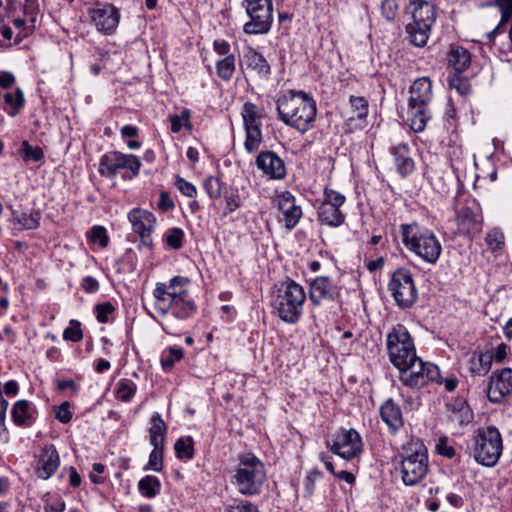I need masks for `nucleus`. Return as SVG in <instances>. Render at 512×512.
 I'll use <instances>...</instances> for the list:
<instances>
[{"label": "nucleus", "mask_w": 512, "mask_h": 512, "mask_svg": "<svg viewBox=\"0 0 512 512\" xmlns=\"http://www.w3.org/2000/svg\"><path fill=\"white\" fill-rule=\"evenodd\" d=\"M190 280L183 276H174L169 283H157L153 290L155 309L162 315L169 312L180 320L191 317L196 312V304L188 287Z\"/></svg>", "instance_id": "obj_1"}, {"label": "nucleus", "mask_w": 512, "mask_h": 512, "mask_svg": "<svg viewBox=\"0 0 512 512\" xmlns=\"http://www.w3.org/2000/svg\"><path fill=\"white\" fill-rule=\"evenodd\" d=\"M278 119L287 126L305 133L312 128L317 114L316 102L312 96L301 90H290L277 101Z\"/></svg>", "instance_id": "obj_2"}, {"label": "nucleus", "mask_w": 512, "mask_h": 512, "mask_svg": "<svg viewBox=\"0 0 512 512\" xmlns=\"http://www.w3.org/2000/svg\"><path fill=\"white\" fill-rule=\"evenodd\" d=\"M404 246L427 263L434 264L439 259L442 246L435 234L416 223L402 224L400 227Z\"/></svg>", "instance_id": "obj_3"}, {"label": "nucleus", "mask_w": 512, "mask_h": 512, "mask_svg": "<svg viewBox=\"0 0 512 512\" xmlns=\"http://www.w3.org/2000/svg\"><path fill=\"white\" fill-rule=\"evenodd\" d=\"M433 99L432 81L429 77L416 79L409 89L408 115L414 132H422L431 118L429 105Z\"/></svg>", "instance_id": "obj_4"}, {"label": "nucleus", "mask_w": 512, "mask_h": 512, "mask_svg": "<svg viewBox=\"0 0 512 512\" xmlns=\"http://www.w3.org/2000/svg\"><path fill=\"white\" fill-rule=\"evenodd\" d=\"M305 300L304 288L291 280L282 283L275 291L272 307L282 321L295 324L302 315Z\"/></svg>", "instance_id": "obj_5"}, {"label": "nucleus", "mask_w": 512, "mask_h": 512, "mask_svg": "<svg viewBox=\"0 0 512 512\" xmlns=\"http://www.w3.org/2000/svg\"><path fill=\"white\" fill-rule=\"evenodd\" d=\"M234 480L240 494L246 496L259 494L266 480L263 463L253 454L242 455Z\"/></svg>", "instance_id": "obj_6"}, {"label": "nucleus", "mask_w": 512, "mask_h": 512, "mask_svg": "<svg viewBox=\"0 0 512 512\" xmlns=\"http://www.w3.org/2000/svg\"><path fill=\"white\" fill-rule=\"evenodd\" d=\"M410 7L413 22L407 25V33L412 44L422 47L427 43L436 20L435 7L427 0H413Z\"/></svg>", "instance_id": "obj_7"}, {"label": "nucleus", "mask_w": 512, "mask_h": 512, "mask_svg": "<svg viewBox=\"0 0 512 512\" xmlns=\"http://www.w3.org/2000/svg\"><path fill=\"white\" fill-rule=\"evenodd\" d=\"M503 450L502 436L494 426L479 428L474 435V458L483 465L494 466Z\"/></svg>", "instance_id": "obj_8"}, {"label": "nucleus", "mask_w": 512, "mask_h": 512, "mask_svg": "<svg viewBox=\"0 0 512 512\" xmlns=\"http://www.w3.org/2000/svg\"><path fill=\"white\" fill-rule=\"evenodd\" d=\"M386 346L389 359L397 369L407 367L418 358L413 339L402 324H397L388 333Z\"/></svg>", "instance_id": "obj_9"}, {"label": "nucleus", "mask_w": 512, "mask_h": 512, "mask_svg": "<svg viewBox=\"0 0 512 512\" xmlns=\"http://www.w3.org/2000/svg\"><path fill=\"white\" fill-rule=\"evenodd\" d=\"M428 472V453L420 443L409 444L402 455L401 474L405 485L413 486L419 483Z\"/></svg>", "instance_id": "obj_10"}, {"label": "nucleus", "mask_w": 512, "mask_h": 512, "mask_svg": "<svg viewBox=\"0 0 512 512\" xmlns=\"http://www.w3.org/2000/svg\"><path fill=\"white\" fill-rule=\"evenodd\" d=\"M141 165L140 159L133 154L110 151L100 158L98 171L100 175L113 179L120 170H125L122 177L130 180L139 175Z\"/></svg>", "instance_id": "obj_11"}, {"label": "nucleus", "mask_w": 512, "mask_h": 512, "mask_svg": "<svg viewBox=\"0 0 512 512\" xmlns=\"http://www.w3.org/2000/svg\"><path fill=\"white\" fill-rule=\"evenodd\" d=\"M399 370V380L408 389L420 390L440 379L439 368L430 362H424L419 357L408 363L407 367Z\"/></svg>", "instance_id": "obj_12"}, {"label": "nucleus", "mask_w": 512, "mask_h": 512, "mask_svg": "<svg viewBox=\"0 0 512 512\" xmlns=\"http://www.w3.org/2000/svg\"><path fill=\"white\" fill-rule=\"evenodd\" d=\"M242 6L250 17V21L243 26L245 34H266L270 31L273 22L272 0H244Z\"/></svg>", "instance_id": "obj_13"}, {"label": "nucleus", "mask_w": 512, "mask_h": 512, "mask_svg": "<svg viewBox=\"0 0 512 512\" xmlns=\"http://www.w3.org/2000/svg\"><path fill=\"white\" fill-rule=\"evenodd\" d=\"M388 289L397 306L402 309L413 306L418 298V291L412 274L404 268L393 272L388 283Z\"/></svg>", "instance_id": "obj_14"}, {"label": "nucleus", "mask_w": 512, "mask_h": 512, "mask_svg": "<svg viewBox=\"0 0 512 512\" xmlns=\"http://www.w3.org/2000/svg\"><path fill=\"white\" fill-rule=\"evenodd\" d=\"M330 450L341 458L351 460L358 457L363 451L360 434L353 428L339 429L326 441Z\"/></svg>", "instance_id": "obj_15"}, {"label": "nucleus", "mask_w": 512, "mask_h": 512, "mask_svg": "<svg viewBox=\"0 0 512 512\" xmlns=\"http://www.w3.org/2000/svg\"><path fill=\"white\" fill-rule=\"evenodd\" d=\"M345 196L340 192L325 188L323 200L318 207V219L322 224L338 227L345 221V215L341 207L345 203Z\"/></svg>", "instance_id": "obj_16"}, {"label": "nucleus", "mask_w": 512, "mask_h": 512, "mask_svg": "<svg viewBox=\"0 0 512 512\" xmlns=\"http://www.w3.org/2000/svg\"><path fill=\"white\" fill-rule=\"evenodd\" d=\"M242 117L246 132L245 149L249 153L257 151L262 142L261 115L254 103L246 102L243 105Z\"/></svg>", "instance_id": "obj_17"}, {"label": "nucleus", "mask_w": 512, "mask_h": 512, "mask_svg": "<svg viewBox=\"0 0 512 512\" xmlns=\"http://www.w3.org/2000/svg\"><path fill=\"white\" fill-rule=\"evenodd\" d=\"M512 393V369L503 368L494 371L487 386V397L492 403H500Z\"/></svg>", "instance_id": "obj_18"}, {"label": "nucleus", "mask_w": 512, "mask_h": 512, "mask_svg": "<svg viewBox=\"0 0 512 512\" xmlns=\"http://www.w3.org/2000/svg\"><path fill=\"white\" fill-rule=\"evenodd\" d=\"M128 219L133 231L140 236L142 244L151 248L153 245L150 235L156 223L155 216L147 210L133 208L128 213Z\"/></svg>", "instance_id": "obj_19"}, {"label": "nucleus", "mask_w": 512, "mask_h": 512, "mask_svg": "<svg viewBox=\"0 0 512 512\" xmlns=\"http://www.w3.org/2000/svg\"><path fill=\"white\" fill-rule=\"evenodd\" d=\"M90 17L97 30L111 34L118 26L120 14L112 4L98 5L89 11Z\"/></svg>", "instance_id": "obj_20"}, {"label": "nucleus", "mask_w": 512, "mask_h": 512, "mask_svg": "<svg viewBox=\"0 0 512 512\" xmlns=\"http://www.w3.org/2000/svg\"><path fill=\"white\" fill-rule=\"evenodd\" d=\"M275 201L282 214L285 228L292 230L302 218L301 206L297 204L296 198L289 191L279 194Z\"/></svg>", "instance_id": "obj_21"}, {"label": "nucleus", "mask_w": 512, "mask_h": 512, "mask_svg": "<svg viewBox=\"0 0 512 512\" xmlns=\"http://www.w3.org/2000/svg\"><path fill=\"white\" fill-rule=\"evenodd\" d=\"M309 293L312 303L319 305L323 300L338 299L341 288L329 277L320 276L311 283Z\"/></svg>", "instance_id": "obj_22"}, {"label": "nucleus", "mask_w": 512, "mask_h": 512, "mask_svg": "<svg viewBox=\"0 0 512 512\" xmlns=\"http://www.w3.org/2000/svg\"><path fill=\"white\" fill-rule=\"evenodd\" d=\"M455 220L457 233L460 235H476L482 230L483 217L479 210L463 207L458 211Z\"/></svg>", "instance_id": "obj_23"}, {"label": "nucleus", "mask_w": 512, "mask_h": 512, "mask_svg": "<svg viewBox=\"0 0 512 512\" xmlns=\"http://www.w3.org/2000/svg\"><path fill=\"white\" fill-rule=\"evenodd\" d=\"M256 166L271 179H283L286 176L284 161L272 151L261 152L256 158Z\"/></svg>", "instance_id": "obj_24"}, {"label": "nucleus", "mask_w": 512, "mask_h": 512, "mask_svg": "<svg viewBox=\"0 0 512 512\" xmlns=\"http://www.w3.org/2000/svg\"><path fill=\"white\" fill-rule=\"evenodd\" d=\"M59 464L60 458L55 446H45L37 461L36 474L39 478L48 479L57 471Z\"/></svg>", "instance_id": "obj_25"}, {"label": "nucleus", "mask_w": 512, "mask_h": 512, "mask_svg": "<svg viewBox=\"0 0 512 512\" xmlns=\"http://www.w3.org/2000/svg\"><path fill=\"white\" fill-rule=\"evenodd\" d=\"M392 155L397 171L403 176L411 174L414 170V161L411 157L410 149L406 144H397L392 147Z\"/></svg>", "instance_id": "obj_26"}, {"label": "nucleus", "mask_w": 512, "mask_h": 512, "mask_svg": "<svg viewBox=\"0 0 512 512\" xmlns=\"http://www.w3.org/2000/svg\"><path fill=\"white\" fill-rule=\"evenodd\" d=\"M380 415L382 420L393 432L397 431L403 425L401 409L392 399H388L381 406Z\"/></svg>", "instance_id": "obj_27"}, {"label": "nucleus", "mask_w": 512, "mask_h": 512, "mask_svg": "<svg viewBox=\"0 0 512 512\" xmlns=\"http://www.w3.org/2000/svg\"><path fill=\"white\" fill-rule=\"evenodd\" d=\"M448 64L456 72L461 73L470 66L471 54L462 46H451L448 53Z\"/></svg>", "instance_id": "obj_28"}, {"label": "nucleus", "mask_w": 512, "mask_h": 512, "mask_svg": "<svg viewBox=\"0 0 512 512\" xmlns=\"http://www.w3.org/2000/svg\"><path fill=\"white\" fill-rule=\"evenodd\" d=\"M151 427L149 428L150 444L157 447H164V441L167 433V425L161 415L155 412L151 417Z\"/></svg>", "instance_id": "obj_29"}, {"label": "nucleus", "mask_w": 512, "mask_h": 512, "mask_svg": "<svg viewBox=\"0 0 512 512\" xmlns=\"http://www.w3.org/2000/svg\"><path fill=\"white\" fill-rule=\"evenodd\" d=\"M470 372L474 375L484 376L491 369L492 357L489 352H475L469 360Z\"/></svg>", "instance_id": "obj_30"}, {"label": "nucleus", "mask_w": 512, "mask_h": 512, "mask_svg": "<svg viewBox=\"0 0 512 512\" xmlns=\"http://www.w3.org/2000/svg\"><path fill=\"white\" fill-rule=\"evenodd\" d=\"M33 408L29 401H17L11 410V415L14 423L18 426L29 425L30 420L33 418Z\"/></svg>", "instance_id": "obj_31"}, {"label": "nucleus", "mask_w": 512, "mask_h": 512, "mask_svg": "<svg viewBox=\"0 0 512 512\" xmlns=\"http://www.w3.org/2000/svg\"><path fill=\"white\" fill-rule=\"evenodd\" d=\"M246 63L249 68L254 70L261 76H268L270 74V66L262 54L254 49H249L245 55Z\"/></svg>", "instance_id": "obj_32"}, {"label": "nucleus", "mask_w": 512, "mask_h": 512, "mask_svg": "<svg viewBox=\"0 0 512 512\" xmlns=\"http://www.w3.org/2000/svg\"><path fill=\"white\" fill-rule=\"evenodd\" d=\"M6 106L4 110L12 117L16 116L23 108L25 98L22 90L17 88L14 92H8L4 95Z\"/></svg>", "instance_id": "obj_33"}, {"label": "nucleus", "mask_w": 512, "mask_h": 512, "mask_svg": "<svg viewBox=\"0 0 512 512\" xmlns=\"http://www.w3.org/2000/svg\"><path fill=\"white\" fill-rule=\"evenodd\" d=\"M160 488L161 483L155 476L147 475L138 483L139 492L146 498L155 497L160 492Z\"/></svg>", "instance_id": "obj_34"}, {"label": "nucleus", "mask_w": 512, "mask_h": 512, "mask_svg": "<svg viewBox=\"0 0 512 512\" xmlns=\"http://www.w3.org/2000/svg\"><path fill=\"white\" fill-rule=\"evenodd\" d=\"M449 418L451 421L456 422L459 425H464L471 422L473 414L466 403L463 400H460L451 410Z\"/></svg>", "instance_id": "obj_35"}, {"label": "nucleus", "mask_w": 512, "mask_h": 512, "mask_svg": "<svg viewBox=\"0 0 512 512\" xmlns=\"http://www.w3.org/2000/svg\"><path fill=\"white\" fill-rule=\"evenodd\" d=\"M194 441L192 437H181L174 445L176 456L179 459H192L194 456Z\"/></svg>", "instance_id": "obj_36"}, {"label": "nucleus", "mask_w": 512, "mask_h": 512, "mask_svg": "<svg viewBox=\"0 0 512 512\" xmlns=\"http://www.w3.org/2000/svg\"><path fill=\"white\" fill-rule=\"evenodd\" d=\"M216 68L217 74L222 80H230L235 72V56L227 55L224 59L219 60Z\"/></svg>", "instance_id": "obj_37"}, {"label": "nucleus", "mask_w": 512, "mask_h": 512, "mask_svg": "<svg viewBox=\"0 0 512 512\" xmlns=\"http://www.w3.org/2000/svg\"><path fill=\"white\" fill-rule=\"evenodd\" d=\"M183 350L178 347H170L163 351L161 355V365L163 369L170 370L173 368L176 362H179L183 358Z\"/></svg>", "instance_id": "obj_38"}, {"label": "nucleus", "mask_w": 512, "mask_h": 512, "mask_svg": "<svg viewBox=\"0 0 512 512\" xmlns=\"http://www.w3.org/2000/svg\"><path fill=\"white\" fill-rule=\"evenodd\" d=\"M136 384L128 379H122L118 382L116 388V397L124 402H129L136 393Z\"/></svg>", "instance_id": "obj_39"}, {"label": "nucleus", "mask_w": 512, "mask_h": 512, "mask_svg": "<svg viewBox=\"0 0 512 512\" xmlns=\"http://www.w3.org/2000/svg\"><path fill=\"white\" fill-rule=\"evenodd\" d=\"M19 154L26 162H38L44 157L43 150L39 146H31L27 140L22 142Z\"/></svg>", "instance_id": "obj_40"}, {"label": "nucleus", "mask_w": 512, "mask_h": 512, "mask_svg": "<svg viewBox=\"0 0 512 512\" xmlns=\"http://www.w3.org/2000/svg\"><path fill=\"white\" fill-rule=\"evenodd\" d=\"M14 219L23 229H36L40 224V213L37 211L14 213Z\"/></svg>", "instance_id": "obj_41"}, {"label": "nucleus", "mask_w": 512, "mask_h": 512, "mask_svg": "<svg viewBox=\"0 0 512 512\" xmlns=\"http://www.w3.org/2000/svg\"><path fill=\"white\" fill-rule=\"evenodd\" d=\"M404 0H381V12L387 21H394Z\"/></svg>", "instance_id": "obj_42"}, {"label": "nucleus", "mask_w": 512, "mask_h": 512, "mask_svg": "<svg viewBox=\"0 0 512 512\" xmlns=\"http://www.w3.org/2000/svg\"><path fill=\"white\" fill-rule=\"evenodd\" d=\"M190 118V111L188 109L183 110L179 115H171L170 116V122H171V131L173 133H178L182 127H186L187 129L191 130L192 125L189 122Z\"/></svg>", "instance_id": "obj_43"}, {"label": "nucleus", "mask_w": 512, "mask_h": 512, "mask_svg": "<svg viewBox=\"0 0 512 512\" xmlns=\"http://www.w3.org/2000/svg\"><path fill=\"white\" fill-rule=\"evenodd\" d=\"M495 2L501 12V21L497 27L489 33V36L498 33L502 25L508 22L512 16V0H495Z\"/></svg>", "instance_id": "obj_44"}, {"label": "nucleus", "mask_w": 512, "mask_h": 512, "mask_svg": "<svg viewBox=\"0 0 512 512\" xmlns=\"http://www.w3.org/2000/svg\"><path fill=\"white\" fill-rule=\"evenodd\" d=\"M203 187L206 193L212 199H217L221 196L222 184L219 178L209 176L204 180Z\"/></svg>", "instance_id": "obj_45"}, {"label": "nucleus", "mask_w": 512, "mask_h": 512, "mask_svg": "<svg viewBox=\"0 0 512 512\" xmlns=\"http://www.w3.org/2000/svg\"><path fill=\"white\" fill-rule=\"evenodd\" d=\"M350 104L355 112V116L352 118L364 119L368 114V102L364 97H350Z\"/></svg>", "instance_id": "obj_46"}, {"label": "nucleus", "mask_w": 512, "mask_h": 512, "mask_svg": "<svg viewBox=\"0 0 512 512\" xmlns=\"http://www.w3.org/2000/svg\"><path fill=\"white\" fill-rule=\"evenodd\" d=\"M485 242L491 250H498L504 244V234L499 229H493L487 233Z\"/></svg>", "instance_id": "obj_47"}, {"label": "nucleus", "mask_w": 512, "mask_h": 512, "mask_svg": "<svg viewBox=\"0 0 512 512\" xmlns=\"http://www.w3.org/2000/svg\"><path fill=\"white\" fill-rule=\"evenodd\" d=\"M63 338L72 342H79L83 338V333L80 328V323L76 320H72L70 325L64 330Z\"/></svg>", "instance_id": "obj_48"}, {"label": "nucleus", "mask_w": 512, "mask_h": 512, "mask_svg": "<svg viewBox=\"0 0 512 512\" xmlns=\"http://www.w3.org/2000/svg\"><path fill=\"white\" fill-rule=\"evenodd\" d=\"M89 239L93 243H98L102 248H105L109 242L106 229L102 226H94L90 231Z\"/></svg>", "instance_id": "obj_49"}, {"label": "nucleus", "mask_w": 512, "mask_h": 512, "mask_svg": "<svg viewBox=\"0 0 512 512\" xmlns=\"http://www.w3.org/2000/svg\"><path fill=\"white\" fill-rule=\"evenodd\" d=\"M322 477V472L318 469L310 470L305 479H304V487H305V496L310 497L314 493L315 483Z\"/></svg>", "instance_id": "obj_50"}, {"label": "nucleus", "mask_w": 512, "mask_h": 512, "mask_svg": "<svg viewBox=\"0 0 512 512\" xmlns=\"http://www.w3.org/2000/svg\"><path fill=\"white\" fill-rule=\"evenodd\" d=\"M184 233L180 228H172L166 235V242L168 246L173 249H180L183 245Z\"/></svg>", "instance_id": "obj_51"}, {"label": "nucleus", "mask_w": 512, "mask_h": 512, "mask_svg": "<svg viewBox=\"0 0 512 512\" xmlns=\"http://www.w3.org/2000/svg\"><path fill=\"white\" fill-rule=\"evenodd\" d=\"M148 466L150 469L160 472L163 468V447H157L149 455Z\"/></svg>", "instance_id": "obj_52"}, {"label": "nucleus", "mask_w": 512, "mask_h": 512, "mask_svg": "<svg viewBox=\"0 0 512 512\" xmlns=\"http://www.w3.org/2000/svg\"><path fill=\"white\" fill-rule=\"evenodd\" d=\"M115 308L110 302H104L95 306L97 320L100 323H107L109 316L114 312Z\"/></svg>", "instance_id": "obj_53"}, {"label": "nucleus", "mask_w": 512, "mask_h": 512, "mask_svg": "<svg viewBox=\"0 0 512 512\" xmlns=\"http://www.w3.org/2000/svg\"><path fill=\"white\" fill-rule=\"evenodd\" d=\"M175 186L187 197H195L197 194L196 187L180 176H176Z\"/></svg>", "instance_id": "obj_54"}, {"label": "nucleus", "mask_w": 512, "mask_h": 512, "mask_svg": "<svg viewBox=\"0 0 512 512\" xmlns=\"http://www.w3.org/2000/svg\"><path fill=\"white\" fill-rule=\"evenodd\" d=\"M435 449L439 455L448 459L453 458L456 454L454 447L449 445L447 439L444 437L438 439Z\"/></svg>", "instance_id": "obj_55"}, {"label": "nucleus", "mask_w": 512, "mask_h": 512, "mask_svg": "<svg viewBox=\"0 0 512 512\" xmlns=\"http://www.w3.org/2000/svg\"><path fill=\"white\" fill-rule=\"evenodd\" d=\"M226 512H259V510L253 503L242 501L239 504L228 506Z\"/></svg>", "instance_id": "obj_56"}, {"label": "nucleus", "mask_w": 512, "mask_h": 512, "mask_svg": "<svg viewBox=\"0 0 512 512\" xmlns=\"http://www.w3.org/2000/svg\"><path fill=\"white\" fill-rule=\"evenodd\" d=\"M55 417H56L57 420H59L63 424H66V423L71 421L72 413L69 410V403L68 402H63L57 408Z\"/></svg>", "instance_id": "obj_57"}, {"label": "nucleus", "mask_w": 512, "mask_h": 512, "mask_svg": "<svg viewBox=\"0 0 512 512\" xmlns=\"http://www.w3.org/2000/svg\"><path fill=\"white\" fill-rule=\"evenodd\" d=\"M81 287L87 293H94L99 289V282L92 276H86L81 282Z\"/></svg>", "instance_id": "obj_58"}, {"label": "nucleus", "mask_w": 512, "mask_h": 512, "mask_svg": "<svg viewBox=\"0 0 512 512\" xmlns=\"http://www.w3.org/2000/svg\"><path fill=\"white\" fill-rule=\"evenodd\" d=\"M227 209L229 212H234L236 209H238L241 205V199L240 196L237 193H232L230 195H227L225 197Z\"/></svg>", "instance_id": "obj_59"}, {"label": "nucleus", "mask_w": 512, "mask_h": 512, "mask_svg": "<svg viewBox=\"0 0 512 512\" xmlns=\"http://www.w3.org/2000/svg\"><path fill=\"white\" fill-rule=\"evenodd\" d=\"M158 206L160 209L167 211L174 207V202L166 192H161Z\"/></svg>", "instance_id": "obj_60"}, {"label": "nucleus", "mask_w": 512, "mask_h": 512, "mask_svg": "<svg viewBox=\"0 0 512 512\" xmlns=\"http://www.w3.org/2000/svg\"><path fill=\"white\" fill-rule=\"evenodd\" d=\"M506 350H507L506 344L501 343L500 345H498L495 352L493 354H491L492 361L494 360L497 363H501L507 355Z\"/></svg>", "instance_id": "obj_61"}, {"label": "nucleus", "mask_w": 512, "mask_h": 512, "mask_svg": "<svg viewBox=\"0 0 512 512\" xmlns=\"http://www.w3.org/2000/svg\"><path fill=\"white\" fill-rule=\"evenodd\" d=\"M15 82V77L10 72H1L0 73V86L4 89H7L13 85Z\"/></svg>", "instance_id": "obj_62"}, {"label": "nucleus", "mask_w": 512, "mask_h": 512, "mask_svg": "<svg viewBox=\"0 0 512 512\" xmlns=\"http://www.w3.org/2000/svg\"><path fill=\"white\" fill-rule=\"evenodd\" d=\"M214 50L220 55H230V44L225 40H216L214 42Z\"/></svg>", "instance_id": "obj_63"}, {"label": "nucleus", "mask_w": 512, "mask_h": 512, "mask_svg": "<svg viewBox=\"0 0 512 512\" xmlns=\"http://www.w3.org/2000/svg\"><path fill=\"white\" fill-rule=\"evenodd\" d=\"M19 391L18 383L15 380H10L4 385V393L7 396H15Z\"/></svg>", "instance_id": "obj_64"}]
</instances>
